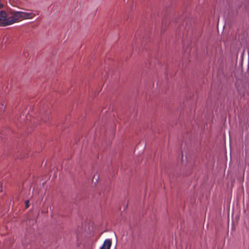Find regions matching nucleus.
Wrapping results in <instances>:
<instances>
[{"label":"nucleus","mask_w":249,"mask_h":249,"mask_svg":"<svg viewBox=\"0 0 249 249\" xmlns=\"http://www.w3.org/2000/svg\"><path fill=\"white\" fill-rule=\"evenodd\" d=\"M3 184L2 183H0V193L2 192Z\"/></svg>","instance_id":"5"},{"label":"nucleus","mask_w":249,"mask_h":249,"mask_svg":"<svg viewBox=\"0 0 249 249\" xmlns=\"http://www.w3.org/2000/svg\"><path fill=\"white\" fill-rule=\"evenodd\" d=\"M111 240L107 239L104 241L102 246L100 249H110L111 246Z\"/></svg>","instance_id":"3"},{"label":"nucleus","mask_w":249,"mask_h":249,"mask_svg":"<svg viewBox=\"0 0 249 249\" xmlns=\"http://www.w3.org/2000/svg\"><path fill=\"white\" fill-rule=\"evenodd\" d=\"M25 205L26 208H28L29 207V200H28L25 201Z\"/></svg>","instance_id":"4"},{"label":"nucleus","mask_w":249,"mask_h":249,"mask_svg":"<svg viewBox=\"0 0 249 249\" xmlns=\"http://www.w3.org/2000/svg\"><path fill=\"white\" fill-rule=\"evenodd\" d=\"M20 20L18 11L11 10L7 13L4 10L0 11V26H8Z\"/></svg>","instance_id":"1"},{"label":"nucleus","mask_w":249,"mask_h":249,"mask_svg":"<svg viewBox=\"0 0 249 249\" xmlns=\"http://www.w3.org/2000/svg\"><path fill=\"white\" fill-rule=\"evenodd\" d=\"M1 110H0V111H1L3 108V105H1Z\"/></svg>","instance_id":"8"},{"label":"nucleus","mask_w":249,"mask_h":249,"mask_svg":"<svg viewBox=\"0 0 249 249\" xmlns=\"http://www.w3.org/2000/svg\"><path fill=\"white\" fill-rule=\"evenodd\" d=\"M3 6V5L0 3V9L2 8Z\"/></svg>","instance_id":"7"},{"label":"nucleus","mask_w":249,"mask_h":249,"mask_svg":"<svg viewBox=\"0 0 249 249\" xmlns=\"http://www.w3.org/2000/svg\"><path fill=\"white\" fill-rule=\"evenodd\" d=\"M49 119V116H48L47 117V116H45V118H42V120L44 121V122H46L47 120Z\"/></svg>","instance_id":"6"},{"label":"nucleus","mask_w":249,"mask_h":249,"mask_svg":"<svg viewBox=\"0 0 249 249\" xmlns=\"http://www.w3.org/2000/svg\"><path fill=\"white\" fill-rule=\"evenodd\" d=\"M18 14L19 15V19H32L36 15L35 14L33 13H28L24 12L22 11H18Z\"/></svg>","instance_id":"2"}]
</instances>
